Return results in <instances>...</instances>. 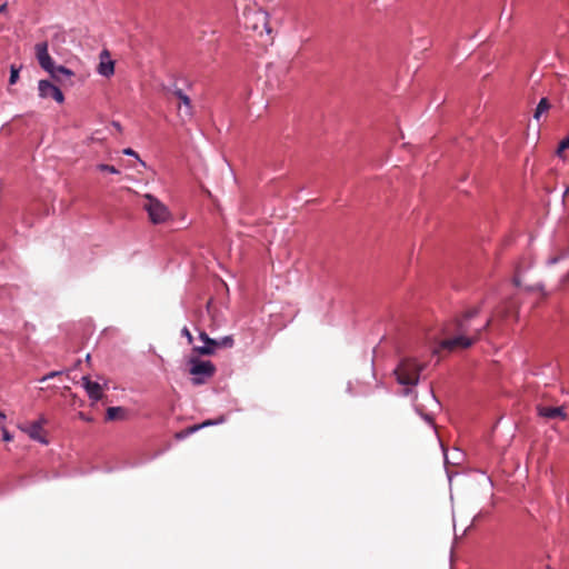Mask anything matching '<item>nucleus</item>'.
I'll use <instances>...</instances> for the list:
<instances>
[{
	"instance_id": "nucleus-1",
	"label": "nucleus",
	"mask_w": 569,
	"mask_h": 569,
	"mask_svg": "<svg viewBox=\"0 0 569 569\" xmlns=\"http://www.w3.org/2000/svg\"><path fill=\"white\" fill-rule=\"evenodd\" d=\"M242 24L246 30L251 31L262 44L272 43V29L269 24L267 11L253 7H247L242 12Z\"/></svg>"
},
{
	"instance_id": "nucleus-2",
	"label": "nucleus",
	"mask_w": 569,
	"mask_h": 569,
	"mask_svg": "<svg viewBox=\"0 0 569 569\" xmlns=\"http://www.w3.org/2000/svg\"><path fill=\"white\" fill-rule=\"evenodd\" d=\"M425 367V363L415 358H402L393 370L397 382L408 388L417 386Z\"/></svg>"
},
{
	"instance_id": "nucleus-3",
	"label": "nucleus",
	"mask_w": 569,
	"mask_h": 569,
	"mask_svg": "<svg viewBox=\"0 0 569 569\" xmlns=\"http://www.w3.org/2000/svg\"><path fill=\"white\" fill-rule=\"evenodd\" d=\"M480 313V307H472L468 309L461 317L456 318L452 322L448 323L456 332H459L463 336H473L475 332L477 335V341L480 339L481 333L487 331L492 325V317H490L483 326L479 328H475L471 326V320L476 318Z\"/></svg>"
},
{
	"instance_id": "nucleus-4",
	"label": "nucleus",
	"mask_w": 569,
	"mask_h": 569,
	"mask_svg": "<svg viewBox=\"0 0 569 569\" xmlns=\"http://www.w3.org/2000/svg\"><path fill=\"white\" fill-rule=\"evenodd\" d=\"M443 333L447 338H445L439 345V349L441 350L456 351L468 349L477 342L476 333L473 336H463L456 332V330L448 325L443 328Z\"/></svg>"
},
{
	"instance_id": "nucleus-5",
	"label": "nucleus",
	"mask_w": 569,
	"mask_h": 569,
	"mask_svg": "<svg viewBox=\"0 0 569 569\" xmlns=\"http://www.w3.org/2000/svg\"><path fill=\"white\" fill-rule=\"evenodd\" d=\"M189 372L193 376L192 383L194 386L206 383L216 373V366L211 361L199 360L192 357L189 359Z\"/></svg>"
},
{
	"instance_id": "nucleus-6",
	"label": "nucleus",
	"mask_w": 569,
	"mask_h": 569,
	"mask_svg": "<svg viewBox=\"0 0 569 569\" xmlns=\"http://www.w3.org/2000/svg\"><path fill=\"white\" fill-rule=\"evenodd\" d=\"M143 198L147 200L143 208L153 224L164 223L170 219L171 213L169 209L160 200L149 193L144 194Z\"/></svg>"
},
{
	"instance_id": "nucleus-7",
	"label": "nucleus",
	"mask_w": 569,
	"mask_h": 569,
	"mask_svg": "<svg viewBox=\"0 0 569 569\" xmlns=\"http://www.w3.org/2000/svg\"><path fill=\"white\" fill-rule=\"evenodd\" d=\"M38 90L41 98H52L58 103H62L64 101L62 91L48 80H40Z\"/></svg>"
},
{
	"instance_id": "nucleus-8",
	"label": "nucleus",
	"mask_w": 569,
	"mask_h": 569,
	"mask_svg": "<svg viewBox=\"0 0 569 569\" xmlns=\"http://www.w3.org/2000/svg\"><path fill=\"white\" fill-rule=\"evenodd\" d=\"M34 51L40 67L50 73L56 66L52 58L49 54L48 43L46 41L37 43L34 47Z\"/></svg>"
},
{
	"instance_id": "nucleus-9",
	"label": "nucleus",
	"mask_w": 569,
	"mask_h": 569,
	"mask_svg": "<svg viewBox=\"0 0 569 569\" xmlns=\"http://www.w3.org/2000/svg\"><path fill=\"white\" fill-rule=\"evenodd\" d=\"M200 340L203 341L204 346H197L193 348V352L200 356H211L217 350V339H212L207 332L201 331L199 333Z\"/></svg>"
},
{
	"instance_id": "nucleus-10",
	"label": "nucleus",
	"mask_w": 569,
	"mask_h": 569,
	"mask_svg": "<svg viewBox=\"0 0 569 569\" xmlns=\"http://www.w3.org/2000/svg\"><path fill=\"white\" fill-rule=\"evenodd\" d=\"M44 419H40L34 421L28 426L21 427V430L24 431L31 439L37 440L41 443H48L47 439L43 437L42 423Z\"/></svg>"
},
{
	"instance_id": "nucleus-11",
	"label": "nucleus",
	"mask_w": 569,
	"mask_h": 569,
	"mask_svg": "<svg viewBox=\"0 0 569 569\" xmlns=\"http://www.w3.org/2000/svg\"><path fill=\"white\" fill-rule=\"evenodd\" d=\"M174 96L178 97L180 103L178 104V113L179 117L184 119H190L192 116V104L190 98L184 94L181 90H176Z\"/></svg>"
},
{
	"instance_id": "nucleus-12",
	"label": "nucleus",
	"mask_w": 569,
	"mask_h": 569,
	"mask_svg": "<svg viewBox=\"0 0 569 569\" xmlns=\"http://www.w3.org/2000/svg\"><path fill=\"white\" fill-rule=\"evenodd\" d=\"M50 76L54 81H57L60 84H73L72 78L74 76V72L63 66L54 67L50 72Z\"/></svg>"
},
{
	"instance_id": "nucleus-13",
	"label": "nucleus",
	"mask_w": 569,
	"mask_h": 569,
	"mask_svg": "<svg viewBox=\"0 0 569 569\" xmlns=\"http://www.w3.org/2000/svg\"><path fill=\"white\" fill-rule=\"evenodd\" d=\"M99 74L109 78L114 73V62L111 60L108 50H103L100 53V62L97 68Z\"/></svg>"
},
{
	"instance_id": "nucleus-14",
	"label": "nucleus",
	"mask_w": 569,
	"mask_h": 569,
	"mask_svg": "<svg viewBox=\"0 0 569 569\" xmlns=\"http://www.w3.org/2000/svg\"><path fill=\"white\" fill-rule=\"evenodd\" d=\"M82 386L86 389L89 398L93 401H98L103 398L102 387L98 382L91 381L88 377H83Z\"/></svg>"
},
{
	"instance_id": "nucleus-15",
	"label": "nucleus",
	"mask_w": 569,
	"mask_h": 569,
	"mask_svg": "<svg viewBox=\"0 0 569 569\" xmlns=\"http://www.w3.org/2000/svg\"><path fill=\"white\" fill-rule=\"evenodd\" d=\"M537 411H538L539 416L547 418V419L560 418V419L565 420L567 418V415L563 411L562 407L538 406Z\"/></svg>"
},
{
	"instance_id": "nucleus-16",
	"label": "nucleus",
	"mask_w": 569,
	"mask_h": 569,
	"mask_svg": "<svg viewBox=\"0 0 569 569\" xmlns=\"http://www.w3.org/2000/svg\"><path fill=\"white\" fill-rule=\"evenodd\" d=\"M127 418V409L123 407H109L106 412V420H124Z\"/></svg>"
},
{
	"instance_id": "nucleus-17",
	"label": "nucleus",
	"mask_w": 569,
	"mask_h": 569,
	"mask_svg": "<svg viewBox=\"0 0 569 569\" xmlns=\"http://www.w3.org/2000/svg\"><path fill=\"white\" fill-rule=\"evenodd\" d=\"M210 425H213V422L211 420H208V421H204L203 423L201 425H193V426H190L179 432H177L174 435V438L178 439V440H181V439H184L186 437L192 435L193 432L200 430L201 428L206 427V426H210Z\"/></svg>"
},
{
	"instance_id": "nucleus-18",
	"label": "nucleus",
	"mask_w": 569,
	"mask_h": 569,
	"mask_svg": "<svg viewBox=\"0 0 569 569\" xmlns=\"http://www.w3.org/2000/svg\"><path fill=\"white\" fill-rule=\"evenodd\" d=\"M551 108V104L547 98H542L533 113V118L538 121L541 117V114L546 111H548Z\"/></svg>"
},
{
	"instance_id": "nucleus-19",
	"label": "nucleus",
	"mask_w": 569,
	"mask_h": 569,
	"mask_svg": "<svg viewBox=\"0 0 569 569\" xmlns=\"http://www.w3.org/2000/svg\"><path fill=\"white\" fill-rule=\"evenodd\" d=\"M217 349L219 348H231L233 346V338L231 336H226L221 339H217Z\"/></svg>"
},
{
	"instance_id": "nucleus-20",
	"label": "nucleus",
	"mask_w": 569,
	"mask_h": 569,
	"mask_svg": "<svg viewBox=\"0 0 569 569\" xmlns=\"http://www.w3.org/2000/svg\"><path fill=\"white\" fill-rule=\"evenodd\" d=\"M97 169L100 171H107V172L113 173V174L119 173V170L116 167L110 166V164L100 163L97 166Z\"/></svg>"
},
{
	"instance_id": "nucleus-21",
	"label": "nucleus",
	"mask_w": 569,
	"mask_h": 569,
	"mask_svg": "<svg viewBox=\"0 0 569 569\" xmlns=\"http://www.w3.org/2000/svg\"><path fill=\"white\" fill-rule=\"evenodd\" d=\"M566 149H569V136L559 143L557 149V156L561 157L562 152Z\"/></svg>"
},
{
	"instance_id": "nucleus-22",
	"label": "nucleus",
	"mask_w": 569,
	"mask_h": 569,
	"mask_svg": "<svg viewBox=\"0 0 569 569\" xmlns=\"http://www.w3.org/2000/svg\"><path fill=\"white\" fill-rule=\"evenodd\" d=\"M18 78H19V69H17L14 66H11L10 78H9L10 84L16 83Z\"/></svg>"
},
{
	"instance_id": "nucleus-23",
	"label": "nucleus",
	"mask_w": 569,
	"mask_h": 569,
	"mask_svg": "<svg viewBox=\"0 0 569 569\" xmlns=\"http://www.w3.org/2000/svg\"><path fill=\"white\" fill-rule=\"evenodd\" d=\"M181 335L187 338L189 345L193 342V337L187 327L182 328Z\"/></svg>"
},
{
	"instance_id": "nucleus-24",
	"label": "nucleus",
	"mask_w": 569,
	"mask_h": 569,
	"mask_svg": "<svg viewBox=\"0 0 569 569\" xmlns=\"http://www.w3.org/2000/svg\"><path fill=\"white\" fill-rule=\"evenodd\" d=\"M1 430H2V440L3 441H11L12 440V436L10 435V432L7 430V428L4 426L1 427Z\"/></svg>"
},
{
	"instance_id": "nucleus-25",
	"label": "nucleus",
	"mask_w": 569,
	"mask_h": 569,
	"mask_svg": "<svg viewBox=\"0 0 569 569\" xmlns=\"http://www.w3.org/2000/svg\"><path fill=\"white\" fill-rule=\"evenodd\" d=\"M124 154L138 157V154L130 148L123 150Z\"/></svg>"
},
{
	"instance_id": "nucleus-26",
	"label": "nucleus",
	"mask_w": 569,
	"mask_h": 569,
	"mask_svg": "<svg viewBox=\"0 0 569 569\" xmlns=\"http://www.w3.org/2000/svg\"><path fill=\"white\" fill-rule=\"evenodd\" d=\"M78 417L81 419V420H84V421H91V418L87 417L83 412H79L78 413Z\"/></svg>"
},
{
	"instance_id": "nucleus-27",
	"label": "nucleus",
	"mask_w": 569,
	"mask_h": 569,
	"mask_svg": "<svg viewBox=\"0 0 569 569\" xmlns=\"http://www.w3.org/2000/svg\"><path fill=\"white\" fill-rule=\"evenodd\" d=\"M423 417L429 423H433V418L430 415H425Z\"/></svg>"
},
{
	"instance_id": "nucleus-28",
	"label": "nucleus",
	"mask_w": 569,
	"mask_h": 569,
	"mask_svg": "<svg viewBox=\"0 0 569 569\" xmlns=\"http://www.w3.org/2000/svg\"><path fill=\"white\" fill-rule=\"evenodd\" d=\"M7 9V3L0 6V13L4 12Z\"/></svg>"
},
{
	"instance_id": "nucleus-29",
	"label": "nucleus",
	"mask_w": 569,
	"mask_h": 569,
	"mask_svg": "<svg viewBox=\"0 0 569 569\" xmlns=\"http://www.w3.org/2000/svg\"><path fill=\"white\" fill-rule=\"evenodd\" d=\"M558 260H559V258H558V257H555V258H551V259L549 260V262H550L551 264H553V263H557V262H558Z\"/></svg>"
},
{
	"instance_id": "nucleus-30",
	"label": "nucleus",
	"mask_w": 569,
	"mask_h": 569,
	"mask_svg": "<svg viewBox=\"0 0 569 569\" xmlns=\"http://www.w3.org/2000/svg\"><path fill=\"white\" fill-rule=\"evenodd\" d=\"M4 418H6V415L2 411H0V420H2Z\"/></svg>"
},
{
	"instance_id": "nucleus-31",
	"label": "nucleus",
	"mask_w": 569,
	"mask_h": 569,
	"mask_svg": "<svg viewBox=\"0 0 569 569\" xmlns=\"http://www.w3.org/2000/svg\"><path fill=\"white\" fill-rule=\"evenodd\" d=\"M515 283H516V286H519V281L517 278H515Z\"/></svg>"
},
{
	"instance_id": "nucleus-32",
	"label": "nucleus",
	"mask_w": 569,
	"mask_h": 569,
	"mask_svg": "<svg viewBox=\"0 0 569 569\" xmlns=\"http://www.w3.org/2000/svg\"><path fill=\"white\" fill-rule=\"evenodd\" d=\"M56 375H57L56 372H51L50 375H48V377H53Z\"/></svg>"
},
{
	"instance_id": "nucleus-33",
	"label": "nucleus",
	"mask_w": 569,
	"mask_h": 569,
	"mask_svg": "<svg viewBox=\"0 0 569 569\" xmlns=\"http://www.w3.org/2000/svg\"><path fill=\"white\" fill-rule=\"evenodd\" d=\"M569 193V187L566 189L565 194Z\"/></svg>"
},
{
	"instance_id": "nucleus-34",
	"label": "nucleus",
	"mask_w": 569,
	"mask_h": 569,
	"mask_svg": "<svg viewBox=\"0 0 569 569\" xmlns=\"http://www.w3.org/2000/svg\"><path fill=\"white\" fill-rule=\"evenodd\" d=\"M547 569H552V568H550V567L548 566V567H547Z\"/></svg>"
}]
</instances>
